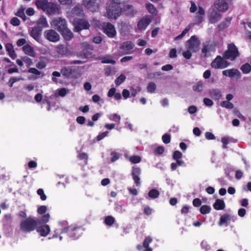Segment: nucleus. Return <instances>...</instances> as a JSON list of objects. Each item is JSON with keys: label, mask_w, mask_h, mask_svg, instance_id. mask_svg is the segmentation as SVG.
Masks as SVG:
<instances>
[{"label": "nucleus", "mask_w": 251, "mask_h": 251, "mask_svg": "<svg viewBox=\"0 0 251 251\" xmlns=\"http://www.w3.org/2000/svg\"><path fill=\"white\" fill-rule=\"evenodd\" d=\"M129 160L132 163L135 164L139 163L141 160V158L138 155H133L130 157Z\"/></svg>", "instance_id": "47"}, {"label": "nucleus", "mask_w": 251, "mask_h": 251, "mask_svg": "<svg viewBox=\"0 0 251 251\" xmlns=\"http://www.w3.org/2000/svg\"><path fill=\"white\" fill-rule=\"evenodd\" d=\"M37 193L40 197L41 200L45 201L47 199L46 195L42 189H39L37 191Z\"/></svg>", "instance_id": "49"}, {"label": "nucleus", "mask_w": 251, "mask_h": 251, "mask_svg": "<svg viewBox=\"0 0 251 251\" xmlns=\"http://www.w3.org/2000/svg\"><path fill=\"white\" fill-rule=\"evenodd\" d=\"M71 21L75 31L78 32L82 29H87L90 27L89 23L84 19H71Z\"/></svg>", "instance_id": "6"}, {"label": "nucleus", "mask_w": 251, "mask_h": 251, "mask_svg": "<svg viewBox=\"0 0 251 251\" xmlns=\"http://www.w3.org/2000/svg\"><path fill=\"white\" fill-rule=\"evenodd\" d=\"M115 222V218L111 216H107L104 220V223L106 225L111 226Z\"/></svg>", "instance_id": "43"}, {"label": "nucleus", "mask_w": 251, "mask_h": 251, "mask_svg": "<svg viewBox=\"0 0 251 251\" xmlns=\"http://www.w3.org/2000/svg\"><path fill=\"white\" fill-rule=\"evenodd\" d=\"M37 24L40 25L41 27H48L49 26L47 19L44 17H41L37 21Z\"/></svg>", "instance_id": "33"}, {"label": "nucleus", "mask_w": 251, "mask_h": 251, "mask_svg": "<svg viewBox=\"0 0 251 251\" xmlns=\"http://www.w3.org/2000/svg\"><path fill=\"white\" fill-rule=\"evenodd\" d=\"M50 215L49 214H46L44 215L41 219L42 223H46L49 222L50 219Z\"/></svg>", "instance_id": "62"}, {"label": "nucleus", "mask_w": 251, "mask_h": 251, "mask_svg": "<svg viewBox=\"0 0 251 251\" xmlns=\"http://www.w3.org/2000/svg\"><path fill=\"white\" fill-rule=\"evenodd\" d=\"M47 207L45 205L40 206L37 209V212L39 214H43L46 213Z\"/></svg>", "instance_id": "53"}, {"label": "nucleus", "mask_w": 251, "mask_h": 251, "mask_svg": "<svg viewBox=\"0 0 251 251\" xmlns=\"http://www.w3.org/2000/svg\"><path fill=\"white\" fill-rule=\"evenodd\" d=\"M100 4V0H83V4L91 10H95Z\"/></svg>", "instance_id": "14"}, {"label": "nucleus", "mask_w": 251, "mask_h": 251, "mask_svg": "<svg viewBox=\"0 0 251 251\" xmlns=\"http://www.w3.org/2000/svg\"><path fill=\"white\" fill-rule=\"evenodd\" d=\"M104 33L109 37L114 38L116 35L114 26L109 23H105L102 26Z\"/></svg>", "instance_id": "10"}, {"label": "nucleus", "mask_w": 251, "mask_h": 251, "mask_svg": "<svg viewBox=\"0 0 251 251\" xmlns=\"http://www.w3.org/2000/svg\"><path fill=\"white\" fill-rule=\"evenodd\" d=\"M214 208L217 210H223L225 207V203L223 200L217 199L213 204Z\"/></svg>", "instance_id": "25"}, {"label": "nucleus", "mask_w": 251, "mask_h": 251, "mask_svg": "<svg viewBox=\"0 0 251 251\" xmlns=\"http://www.w3.org/2000/svg\"><path fill=\"white\" fill-rule=\"evenodd\" d=\"M201 248L205 251H208L210 249V247L208 243L205 241H203L201 243Z\"/></svg>", "instance_id": "55"}, {"label": "nucleus", "mask_w": 251, "mask_h": 251, "mask_svg": "<svg viewBox=\"0 0 251 251\" xmlns=\"http://www.w3.org/2000/svg\"><path fill=\"white\" fill-rule=\"evenodd\" d=\"M44 35L47 40L53 43L57 42L60 39L59 34L53 29H48L45 31Z\"/></svg>", "instance_id": "8"}, {"label": "nucleus", "mask_w": 251, "mask_h": 251, "mask_svg": "<svg viewBox=\"0 0 251 251\" xmlns=\"http://www.w3.org/2000/svg\"><path fill=\"white\" fill-rule=\"evenodd\" d=\"M124 11L126 13V15L130 16H134L137 13V11L133 6L129 4L125 6Z\"/></svg>", "instance_id": "21"}, {"label": "nucleus", "mask_w": 251, "mask_h": 251, "mask_svg": "<svg viewBox=\"0 0 251 251\" xmlns=\"http://www.w3.org/2000/svg\"><path fill=\"white\" fill-rule=\"evenodd\" d=\"M205 14V11L203 8L201 6L199 7L198 12L195 18V24H201L203 19L204 15Z\"/></svg>", "instance_id": "17"}, {"label": "nucleus", "mask_w": 251, "mask_h": 251, "mask_svg": "<svg viewBox=\"0 0 251 251\" xmlns=\"http://www.w3.org/2000/svg\"><path fill=\"white\" fill-rule=\"evenodd\" d=\"M5 49L8 52L9 56L12 59H15L16 57V54L14 50L13 45L10 43H7L5 45Z\"/></svg>", "instance_id": "23"}, {"label": "nucleus", "mask_w": 251, "mask_h": 251, "mask_svg": "<svg viewBox=\"0 0 251 251\" xmlns=\"http://www.w3.org/2000/svg\"><path fill=\"white\" fill-rule=\"evenodd\" d=\"M211 207L207 205H203L200 208V212L202 214H206L210 213Z\"/></svg>", "instance_id": "41"}, {"label": "nucleus", "mask_w": 251, "mask_h": 251, "mask_svg": "<svg viewBox=\"0 0 251 251\" xmlns=\"http://www.w3.org/2000/svg\"><path fill=\"white\" fill-rule=\"evenodd\" d=\"M201 41L196 36H192L185 44L186 50L182 53L183 57L186 59H189L193 53L198 51L200 50Z\"/></svg>", "instance_id": "1"}, {"label": "nucleus", "mask_w": 251, "mask_h": 251, "mask_svg": "<svg viewBox=\"0 0 251 251\" xmlns=\"http://www.w3.org/2000/svg\"><path fill=\"white\" fill-rule=\"evenodd\" d=\"M107 117L111 121L114 122L119 125L121 121V116L117 113H112L107 115Z\"/></svg>", "instance_id": "29"}, {"label": "nucleus", "mask_w": 251, "mask_h": 251, "mask_svg": "<svg viewBox=\"0 0 251 251\" xmlns=\"http://www.w3.org/2000/svg\"><path fill=\"white\" fill-rule=\"evenodd\" d=\"M159 195V192L156 189H152L149 191L148 196L152 199L157 198Z\"/></svg>", "instance_id": "39"}, {"label": "nucleus", "mask_w": 251, "mask_h": 251, "mask_svg": "<svg viewBox=\"0 0 251 251\" xmlns=\"http://www.w3.org/2000/svg\"><path fill=\"white\" fill-rule=\"evenodd\" d=\"M73 72V70L71 67H64L61 71L62 74L67 77H70Z\"/></svg>", "instance_id": "32"}, {"label": "nucleus", "mask_w": 251, "mask_h": 251, "mask_svg": "<svg viewBox=\"0 0 251 251\" xmlns=\"http://www.w3.org/2000/svg\"><path fill=\"white\" fill-rule=\"evenodd\" d=\"M240 69L243 73L247 74L251 71V66L249 63H246L243 65Z\"/></svg>", "instance_id": "37"}, {"label": "nucleus", "mask_w": 251, "mask_h": 251, "mask_svg": "<svg viewBox=\"0 0 251 251\" xmlns=\"http://www.w3.org/2000/svg\"><path fill=\"white\" fill-rule=\"evenodd\" d=\"M59 32H61L64 39L66 41L71 40L74 36L73 33L68 28L67 26Z\"/></svg>", "instance_id": "19"}, {"label": "nucleus", "mask_w": 251, "mask_h": 251, "mask_svg": "<svg viewBox=\"0 0 251 251\" xmlns=\"http://www.w3.org/2000/svg\"><path fill=\"white\" fill-rule=\"evenodd\" d=\"M69 93V89L66 88H61L57 89L54 95L55 97H64Z\"/></svg>", "instance_id": "28"}, {"label": "nucleus", "mask_w": 251, "mask_h": 251, "mask_svg": "<svg viewBox=\"0 0 251 251\" xmlns=\"http://www.w3.org/2000/svg\"><path fill=\"white\" fill-rule=\"evenodd\" d=\"M37 232L42 236H47L50 231L49 226L46 225L40 226L37 228Z\"/></svg>", "instance_id": "18"}, {"label": "nucleus", "mask_w": 251, "mask_h": 251, "mask_svg": "<svg viewBox=\"0 0 251 251\" xmlns=\"http://www.w3.org/2000/svg\"><path fill=\"white\" fill-rule=\"evenodd\" d=\"M151 22V19L148 16L143 17L137 24V29L140 31L145 30Z\"/></svg>", "instance_id": "11"}, {"label": "nucleus", "mask_w": 251, "mask_h": 251, "mask_svg": "<svg viewBox=\"0 0 251 251\" xmlns=\"http://www.w3.org/2000/svg\"><path fill=\"white\" fill-rule=\"evenodd\" d=\"M152 241V239L150 237H147L144 240L143 242V247H149V244L151 243Z\"/></svg>", "instance_id": "59"}, {"label": "nucleus", "mask_w": 251, "mask_h": 251, "mask_svg": "<svg viewBox=\"0 0 251 251\" xmlns=\"http://www.w3.org/2000/svg\"><path fill=\"white\" fill-rule=\"evenodd\" d=\"M114 72V69L110 67H108L105 70V74L108 76L113 75Z\"/></svg>", "instance_id": "63"}, {"label": "nucleus", "mask_w": 251, "mask_h": 251, "mask_svg": "<svg viewBox=\"0 0 251 251\" xmlns=\"http://www.w3.org/2000/svg\"><path fill=\"white\" fill-rule=\"evenodd\" d=\"M239 56V52L236 46L233 43L228 44L227 50L224 53V58L233 61Z\"/></svg>", "instance_id": "4"}, {"label": "nucleus", "mask_w": 251, "mask_h": 251, "mask_svg": "<svg viewBox=\"0 0 251 251\" xmlns=\"http://www.w3.org/2000/svg\"><path fill=\"white\" fill-rule=\"evenodd\" d=\"M73 14L78 16H81L83 15L82 9L80 6H75L73 11Z\"/></svg>", "instance_id": "38"}, {"label": "nucleus", "mask_w": 251, "mask_h": 251, "mask_svg": "<svg viewBox=\"0 0 251 251\" xmlns=\"http://www.w3.org/2000/svg\"><path fill=\"white\" fill-rule=\"evenodd\" d=\"M56 50L57 53L60 54H63L66 52V50L64 45H59L56 47Z\"/></svg>", "instance_id": "44"}, {"label": "nucleus", "mask_w": 251, "mask_h": 251, "mask_svg": "<svg viewBox=\"0 0 251 251\" xmlns=\"http://www.w3.org/2000/svg\"><path fill=\"white\" fill-rule=\"evenodd\" d=\"M169 56L170 58L176 57V50L175 49H172L170 50Z\"/></svg>", "instance_id": "61"}, {"label": "nucleus", "mask_w": 251, "mask_h": 251, "mask_svg": "<svg viewBox=\"0 0 251 251\" xmlns=\"http://www.w3.org/2000/svg\"><path fill=\"white\" fill-rule=\"evenodd\" d=\"M133 47L134 45L131 42L127 41L123 43L120 48L124 50H129L133 49Z\"/></svg>", "instance_id": "31"}, {"label": "nucleus", "mask_w": 251, "mask_h": 251, "mask_svg": "<svg viewBox=\"0 0 251 251\" xmlns=\"http://www.w3.org/2000/svg\"><path fill=\"white\" fill-rule=\"evenodd\" d=\"M42 29L39 27H34L31 31V36L37 41L40 42L41 40Z\"/></svg>", "instance_id": "20"}, {"label": "nucleus", "mask_w": 251, "mask_h": 251, "mask_svg": "<svg viewBox=\"0 0 251 251\" xmlns=\"http://www.w3.org/2000/svg\"><path fill=\"white\" fill-rule=\"evenodd\" d=\"M108 133H109L108 131H105V132H102V133L100 134L97 137V140L100 141V140H102L103 138L108 136Z\"/></svg>", "instance_id": "58"}, {"label": "nucleus", "mask_w": 251, "mask_h": 251, "mask_svg": "<svg viewBox=\"0 0 251 251\" xmlns=\"http://www.w3.org/2000/svg\"><path fill=\"white\" fill-rule=\"evenodd\" d=\"M10 23L14 26H17L20 25V21L17 18L14 17L11 19Z\"/></svg>", "instance_id": "56"}, {"label": "nucleus", "mask_w": 251, "mask_h": 251, "mask_svg": "<svg viewBox=\"0 0 251 251\" xmlns=\"http://www.w3.org/2000/svg\"><path fill=\"white\" fill-rule=\"evenodd\" d=\"M45 11H46L49 15H51L58 14L59 13V10L57 5L51 2H49Z\"/></svg>", "instance_id": "15"}, {"label": "nucleus", "mask_w": 251, "mask_h": 251, "mask_svg": "<svg viewBox=\"0 0 251 251\" xmlns=\"http://www.w3.org/2000/svg\"><path fill=\"white\" fill-rule=\"evenodd\" d=\"M51 26L60 31L67 26L66 21L60 17L54 18L50 22Z\"/></svg>", "instance_id": "9"}, {"label": "nucleus", "mask_w": 251, "mask_h": 251, "mask_svg": "<svg viewBox=\"0 0 251 251\" xmlns=\"http://www.w3.org/2000/svg\"><path fill=\"white\" fill-rule=\"evenodd\" d=\"M222 74L224 75L230 77H234L237 79H239L241 77V74L240 71L235 69L224 70L223 71Z\"/></svg>", "instance_id": "13"}, {"label": "nucleus", "mask_w": 251, "mask_h": 251, "mask_svg": "<svg viewBox=\"0 0 251 251\" xmlns=\"http://www.w3.org/2000/svg\"><path fill=\"white\" fill-rule=\"evenodd\" d=\"M16 15L25 21L26 20V16L25 14V8L21 7L19 8L16 13Z\"/></svg>", "instance_id": "42"}, {"label": "nucleus", "mask_w": 251, "mask_h": 251, "mask_svg": "<svg viewBox=\"0 0 251 251\" xmlns=\"http://www.w3.org/2000/svg\"><path fill=\"white\" fill-rule=\"evenodd\" d=\"M221 105L227 109H232L233 108V104L228 101H223L221 102Z\"/></svg>", "instance_id": "45"}, {"label": "nucleus", "mask_w": 251, "mask_h": 251, "mask_svg": "<svg viewBox=\"0 0 251 251\" xmlns=\"http://www.w3.org/2000/svg\"><path fill=\"white\" fill-rule=\"evenodd\" d=\"M232 18L231 17H227L226 19V22L221 23L219 26L220 28H225L227 26H228L231 21Z\"/></svg>", "instance_id": "51"}, {"label": "nucleus", "mask_w": 251, "mask_h": 251, "mask_svg": "<svg viewBox=\"0 0 251 251\" xmlns=\"http://www.w3.org/2000/svg\"><path fill=\"white\" fill-rule=\"evenodd\" d=\"M211 66L215 69H224L227 67L229 65V63L226 59L225 58L218 56L212 62Z\"/></svg>", "instance_id": "7"}, {"label": "nucleus", "mask_w": 251, "mask_h": 251, "mask_svg": "<svg viewBox=\"0 0 251 251\" xmlns=\"http://www.w3.org/2000/svg\"><path fill=\"white\" fill-rule=\"evenodd\" d=\"M203 83L201 81H199L193 86V89L196 92H201L203 90Z\"/></svg>", "instance_id": "35"}, {"label": "nucleus", "mask_w": 251, "mask_h": 251, "mask_svg": "<svg viewBox=\"0 0 251 251\" xmlns=\"http://www.w3.org/2000/svg\"><path fill=\"white\" fill-rule=\"evenodd\" d=\"M120 0H112L107 7V17L110 19H117L121 14L122 9L118 1Z\"/></svg>", "instance_id": "2"}, {"label": "nucleus", "mask_w": 251, "mask_h": 251, "mask_svg": "<svg viewBox=\"0 0 251 251\" xmlns=\"http://www.w3.org/2000/svg\"><path fill=\"white\" fill-rule=\"evenodd\" d=\"M163 142L165 144H168L170 142V136L169 134H165L162 136Z\"/></svg>", "instance_id": "57"}, {"label": "nucleus", "mask_w": 251, "mask_h": 251, "mask_svg": "<svg viewBox=\"0 0 251 251\" xmlns=\"http://www.w3.org/2000/svg\"><path fill=\"white\" fill-rule=\"evenodd\" d=\"M156 88L155 84L153 82H151L147 87L148 92L150 93H153L155 92Z\"/></svg>", "instance_id": "46"}, {"label": "nucleus", "mask_w": 251, "mask_h": 251, "mask_svg": "<svg viewBox=\"0 0 251 251\" xmlns=\"http://www.w3.org/2000/svg\"><path fill=\"white\" fill-rule=\"evenodd\" d=\"M28 72L35 75H39L41 73L35 68H31L28 70Z\"/></svg>", "instance_id": "60"}, {"label": "nucleus", "mask_w": 251, "mask_h": 251, "mask_svg": "<svg viewBox=\"0 0 251 251\" xmlns=\"http://www.w3.org/2000/svg\"><path fill=\"white\" fill-rule=\"evenodd\" d=\"M210 95L211 98L215 100H219L222 96L221 92L217 89L210 90Z\"/></svg>", "instance_id": "26"}, {"label": "nucleus", "mask_w": 251, "mask_h": 251, "mask_svg": "<svg viewBox=\"0 0 251 251\" xmlns=\"http://www.w3.org/2000/svg\"><path fill=\"white\" fill-rule=\"evenodd\" d=\"M101 63L114 64L116 63V62L115 61L111 59L110 57L107 56L102 58Z\"/></svg>", "instance_id": "50"}, {"label": "nucleus", "mask_w": 251, "mask_h": 251, "mask_svg": "<svg viewBox=\"0 0 251 251\" xmlns=\"http://www.w3.org/2000/svg\"><path fill=\"white\" fill-rule=\"evenodd\" d=\"M230 220V217L229 215H224L221 217L219 224L221 226L225 224H227Z\"/></svg>", "instance_id": "36"}, {"label": "nucleus", "mask_w": 251, "mask_h": 251, "mask_svg": "<svg viewBox=\"0 0 251 251\" xmlns=\"http://www.w3.org/2000/svg\"><path fill=\"white\" fill-rule=\"evenodd\" d=\"M23 51L24 52L28 55L34 57L35 56V52L33 48L28 45H26L23 47Z\"/></svg>", "instance_id": "24"}, {"label": "nucleus", "mask_w": 251, "mask_h": 251, "mask_svg": "<svg viewBox=\"0 0 251 251\" xmlns=\"http://www.w3.org/2000/svg\"><path fill=\"white\" fill-rule=\"evenodd\" d=\"M49 3L48 0H37L35 4L38 8L45 11Z\"/></svg>", "instance_id": "27"}, {"label": "nucleus", "mask_w": 251, "mask_h": 251, "mask_svg": "<svg viewBox=\"0 0 251 251\" xmlns=\"http://www.w3.org/2000/svg\"><path fill=\"white\" fill-rule=\"evenodd\" d=\"M24 80V78H22V77H11L9 81V83L10 84V86L12 87L13 85V84L15 82L20 81V80Z\"/></svg>", "instance_id": "48"}, {"label": "nucleus", "mask_w": 251, "mask_h": 251, "mask_svg": "<svg viewBox=\"0 0 251 251\" xmlns=\"http://www.w3.org/2000/svg\"><path fill=\"white\" fill-rule=\"evenodd\" d=\"M126 76L124 74H121L115 80V83L116 85H120L126 79Z\"/></svg>", "instance_id": "40"}, {"label": "nucleus", "mask_w": 251, "mask_h": 251, "mask_svg": "<svg viewBox=\"0 0 251 251\" xmlns=\"http://www.w3.org/2000/svg\"><path fill=\"white\" fill-rule=\"evenodd\" d=\"M66 233L69 236L74 238H77L82 233L81 230L78 227L75 226H70L67 228H64L62 230L61 233ZM60 233L58 230L54 231V235L53 237H57V234Z\"/></svg>", "instance_id": "3"}, {"label": "nucleus", "mask_w": 251, "mask_h": 251, "mask_svg": "<svg viewBox=\"0 0 251 251\" xmlns=\"http://www.w3.org/2000/svg\"><path fill=\"white\" fill-rule=\"evenodd\" d=\"M203 102L205 105L208 106H211L213 104L212 100L208 98H204L203 99Z\"/></svg>", "instance_id": "64"}, {"label": "nucleus", "mask_w": 251, "mask_h": 251, "mask_svg": "<svg viewBox=\"0 0 251 251\" xmlns=\"http://www.w3.org/2000/svg\"><path fill=\"white\" fill-rule=\"evenodd\" d=\"M221 18V15L215 11V10L212 11L209 15V21L211 23L217 22Z\"/></svg>", "instance_id": "22"}, {"label": "nucleus", "mask_w": 251, "mask_h": 251, "mask_svg": "<svg viewBox=\"0 0 251 251\" xmlns=\"http://www.w3.org/2000/svg\"><path fill=\"white\" fill-rule=\"evenodd\" d=\"M182 154L181 153V152H180L178 151H174L173 155V157L174 160H176L180 159L182 157Z\"/></svg>", "instance_id": "52"}, {"label": "nucleus", "mask_w": 251, "mask_h": 251, "mask_svg": "<svg viewBox=\"0 0 251 251\" xmlns=\"http://www.w3.org/2000/svg\"><path fill=\"white\" fill-rule=\"evenodd\" d=\"M92 25L95 27L100 28L101 26L100 22L97 20L93 19L91 22Z\"/></svg>", "instance_id": "54"}, {"label": "nucleus", "mask_w": 251, "mask_h": 251, "mask_svg": "<svg viewBox=\"0 0 251 251\" xmlns=\"http://www.w3.org/2000/svg\"><path fill=\"white\" fill-rule=\"evenodd\" d=\"M195 24L191 23L188 25L186 27V28L183 30L182 33L175 38V40H180L182 39L185 35V34L190 30V29Z\"/></svg>", "instance_id": "30"}, {"label": "nucleus", "mask_w": 251, "mask_h": 251, "mask_svg": "<svg viewBox=\"0 0 251 251\" xmlns=\"http://www.w3.org/2000/svg\"><path fill=\"white\" fill-rule=\"evenodd\" d=\"M214 10L219 12H225L228 8V4L225 0H217L214 3Z\"/></svg>", "instance_id": "12"}, {"label": "nucleus", "mask_w": 251, "mask_h": 251, "mask_svg": "<svg viewBox=\"0 0 251 251\" xmlns=\"http://www.w3.org/2000/svg\"><path fill=\"white\" fill-rule=\"evenodd\" d=\"M141 169L137 167H133L132 171V175L133 179L136 186H139L140 185V178L139 176L141 174Z\"/></svg>", "instance_id": "16"}, {"label": "nucleus", "mask_w": 251, "mask_h": 251, "mask_svg": "<svg viewBox=\"0 0 251 251\" xmlns=\"http://www.w3.org/2000/svg\"><path fill=\"white\" fill-rule=\"evenodd\" d=\"M146 7L148 10V11L153 14V15H156L157 13V10L156 9L155 7L153 6V4L151 3H147L146 4Z\"/></svg>", "instance_id": "34"}, {"label": "nucleus", "mask_w": 251, "mask_h": 251, "mask_svg": "<svg viewBox=\"0 0 251 251\" xmlns=\"http://www.w3.org/2000/svg\"><path fill=\"white\" fill-rule=\"evenodd\" d=\"M37 225L36 221L31 217H28L21 223V229L25 232L33 230Z\"/></svg>", "instance_id": "5"}]
</instances>
